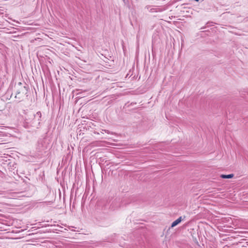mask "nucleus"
<instances>
[{
  "mask_svg": "<svg viewBox=\"0 0 248 248\" xmlns=\"http://www.w3.org/2000/svg\"><path fill=\"white\" fill-rule=\"evenodd\" d=\"M42 113L38 111L36 113L31 111H28L25 114V121L32 126L38 128L42 121Z\"/></svg>",
  "mask_w": 248,
  "mask_h": 248,
  "instance_id": "obj_1",
  "label": "nucleus"
},
{
  "mask_svg": "<svg viewBox=\"0 0 248 248\" xmlns=\"http://www.w3.org/2000/svg\"><path fill=\"white\" fill-rule=\"evenodd\" d=\"M16 93L15 98L22 100L25 96H28V86L25 83L18 82L15 86Z\"/></svg>",
  "mask_w": 248,
  "mask_h": 248,
  "instance_id": "obj_2",
  "label": "nucleus"
},
{
  "mask_svg": "<svg viewBox=\"0 0 248 248\" xmlns=\"http://www.w3.org/2000/svg\"><path fill=\"white\" fill-rule=\"evenodd\" d=\"M48 147V143L45 139H41L38 141L37 148L39 152H42L46 149Z\"/></svg>",
  "mask_w": 248,
  "mask_h": 248,
  "instance_id": "obj_3",
  "label": "nucleus"
},
{
  "mask_svg": "<svg viewBox=\"0 0 248 248\" xmlns=\"http://www.w3.org/2000/svg\"><path fill=\"white\" fill-rule=\"evenodd\" d=\"M97 206L101 207L102 206L101 210L103 213H106V211L108 209V205L105 202H100L98 203Z\"/></svg>",
  "mask_w": 248,
  "mask_h": 248,
  "instance_id": "obj_4",
  "label": "nucleus"
},
{
  "mask_svg": "<svg viewBox=\"0 0 248 248\" xmlns=\"http://www.w3.org/2000/svg\"><path fill=\"white\" fill-rule=\"evenodd\" d=\"M182 220H183L182 217H180L178 218H177L176 220L174 221L171 223V227L173 228V227L176 226V225L179 224L182 221Z\"/></svg>",
  "mask_w": 248,
  "mask_h": 248,
  "instance_id": "obj_5",
  "label": "nucleus"
},
{
  "mask_svg": "<svg viewBox=\"0 0 248 248\" xmlns=\"http://www.w3.org/2000/svg\"><path fill=\"white\" fill-rule=\"evenodd\" d=\"M233 176L234 174L232 173L229 174H221L220 175V177L222 179H231L233 178Z\"/></svg>",
  "mask_w": 248,
  "mask_h": 248,
  "instance_id": "obj_6",
  "label": "nucleus"
},
{
  "mask_svg": "<svg viewBox=\"0 0 248 248\" xmlns=\"http://www.w3.org/2000/svg\"><path fill=\"white\" fill-rule=\"evenodd\" d=\"M204 28H205V27H202V28H201V29H203Z\"/></svg>",
  "mask_w": 248,
  "mask_h": 248,
  "instance_id": "obj_7",
  "label": "nucleus"
},
{
  "mask_svg": "<svg viewBox=\"0 0 248 248\" xmlns=\"http://www.w3.org/2000/svg\"><path fill=\"white\" fill-rule=\"evenodd\" d=\"M194 0L196 1H199V0Z\"/></svg>",
  "mask_w": 248,
  "mask_h": 248,
  "instance_id": "obj_8",
  "label": "nucleus"
}]
</instances>
